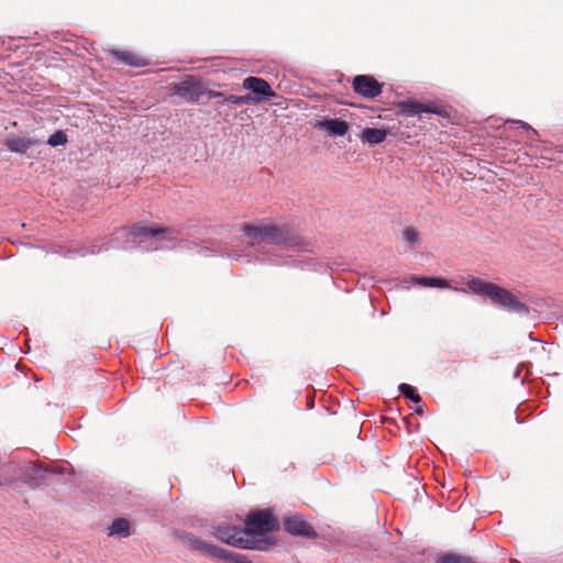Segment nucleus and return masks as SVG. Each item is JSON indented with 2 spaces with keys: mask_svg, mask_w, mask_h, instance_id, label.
<instances>
[{
  "mask_svg": "<svg viewBox=\"0 0 563 563\" xmlns=\"http://www.w3.org/2000/svg\"><path fill=\"white\" fill-rule=\"evenodd\" d=\"M415 412L418 413V415H422L423 413V409L422 407L418 406L415 408Z\"/></svg>",
  "mask_w": 563,
  "mask_h": 563,
  "instance_id": "obj_25",
  "label": "nucleus"
},
{
  "mask_svg": "<svg viewBox=\"0 0 563 563\" xmlns=\"http://www.w3.org/2000/svg\"><path fill=\"white\" fill-rule=\"evenodd\" d=\"M36 143L35 140L26 137H13L9 139L5 143L7 147L11 152L24 154Z\"/></svg>",
  "mask_w": 563,
  "mask_h": 563,
  "instance_id": "obj_17",
  "label": "nucleus"
},
{
  "mask_svg": "<svg viewBox=\"0 0 563 563\" xmlns=\"http://www.w3.org/2000/svg\"><path fill=\"white\" fill-rule=\"evenodd\" d=\"M523 305L527 312H518V314L537 313L542 314L555 307V300L551 297L533 296L523 294Z\"/></svg>",
  "mask_w": 563,
  "mask_h": 563,
  "instance_id": "obj_9",
  "label": "nucleus"
},
{
  "mask_svg": "<svg viewBox=\"0 0 563 563\" xmlns=\"http://www.w3.org/2000/svg\"><path fill=\"white\" fill-rule=\"evenodd\" d=\"M410 280L413 285H418L420 287H432V288H451L448 279L443 277H424L411 275Z\"/></svg>",
  "mask_w": 563,
  "mask_h": 563,
  "instance_id": "obj_15",
  "label": "nucleus"
},
{
  "mask_svg": "<svg viewBox=\"0 0 563 563\" xmlns=\"http://www.w3.org/2000/svg\"><path fill=\"white\" fill-rule=\"evenodd\" d=\"M260 102H262L261 97H255L252 95L241 96V104L260 103Z\"/></svg>",
  "mask_w": 563,
  "mask_h": 563,
  "instance_id": "obj_22",
  "label": "nucleus"
},
{
  "mask_svg": "<svg viewBox=\"0 0 563 563\" xmlns=\"http://www.w3.org/2000/svg\"><path fill=\"white\" fill-rule=\"evenodd\" d=\"M467 291L473 295L485 297L490 300L493 306L499 307L509 312H527V307L523 305V294L520 291H512L498 284L486 282L478 277H471L465 282ZM456 291L466 292V289L453 288Z\"/></svg>",
  "mask_w": 563,
  "mask_h": 563,
  "instance_id": "obj_1",
  "label": "nucleus"
},
{
  "mask_svg": "<svg viewBox=\"0 0 563 563\" xmlns=\"http://www.w3.org/2000/svg\"><path fill=\"white\" fill-rule=\"evenodd\" d=\"M130 533V522L123 518L114 519L109 527V536L128 537Z\"/></svg>",
  "mask_w": 563,
  "mask_h": 563,
  "instance_id": "obj_18",
  "label": "nucleus"
},
{
  "mask_svg": "<svg viewBox=\"0 0 563 563\" xmlns=\"http://www.w3.org/2000/svg\"><path fill=\"white\" fill-rule=\"evenodd\" d=\"M176 230L173 228H159L156 225H150L146 222H137L130 228V233L133 236H155L162 233H175Z\"/></svg>",
  "mask_w": 563,
  "mask_h": 563,
  "instance_id": "obj_12",
  "label": "nucleus"
},
{
  "mask_svg": "<svg viewBox=\"0 0 563 563\" xmlns=\"http://www.w3.org/2000/svg\"><path fill=\"white\" fill-rule=\"evenodd\" d=\"M354 91L368 99L378 97L383 91V84L371 75H357L352 82Z\"/></svg>",
  "mask_w": 563,
  "mask_h": 563,
  "instance_id": "obj_7",
  "label": "nucleus"
},
{
  "mask_svg": "<svg viewBox=\"0 0 563 563\" xmlns=\"http://www.w3.org/2000/svg\"><path fill=\"white\" fill-rule=\"evenodd\" d=\"M246 537L262 536L279 529L278 520L273 516L271 509L250 511L245 518Z\"/></svg>",
  "mask_w": 563,
  "mask_h": 563,
  "instance_id": "obj_4",
  "label": "nucleus"
},
{
  "mask_svg": "<svg viewBox=\"0 0 563 563\" xmlns=\"http://www.w3.org/2000/svg\"><path fill=\"white\" fill-rule=\"evenodd\" d=\"M386 130L376 128H365L360 135L361 141L363 143H368L369 145H377L383 143L386 140Z\"/></svg>",
  "mask_w": 563,
  "mask_h": 563,
  "instance_id": "obj_16",
  "label": "nucleus"
},
{
  "mask_svg": "<svg viewBox=\"0 0 563 563\" xmlns=\"http://www.w3.org/2000/svg\"><path fill=\"white\" fill-rule=\"evenodd\" d=\"M398 389L401 393V395H404V397L411 400L412 402H415V404L421 402V397L413 386L406 384V383H401L398 386Z\"/></svg>",
  "mask_w": 563,
  "mask_h": 563,
  "instance_id": "obj_19",
  "label": "nucleus"
},
{
  "mask_svg": "<svg viewBox=\"0 0 563 563\" xmlns=\"http://www.w3.org/2000/svg\"><path fill=\"white\" fill-rule=\"evenodd\" d=\"M173 90L175 95L190 103L199 102L203 96L208 99L223 97L222 92L208 90L202 82L194 80L180 81L174 86Z\"/></svg>",
  "mask_w": 563,
  "mask_h": 563,
  "instance_id": "obj_6",
  "label": "nucleus"
},
{
  "mask_svg": "<svg viewBox=\"0 0 563 563\" xmlns=\"http://www.w3.org/2000/svg\"><path fill=\"white\" fill-rule=\"evenodd\" d=\"M242 231L254 242H268L287 247H298L303 244V240L300 235L290 233L273 223L263 222L257 225L246 223L242 227Z\"/></svg>",
  "mask_w": 563,
  "mask_h": 563,
  "instance_id": "obj_2",
  "label": "nucleus"
},
{
  "mask_svg": "<svg viewBox=\"0 0 563 563\" xmlns=\"http://www.w3.org/2000/svg\"><path fill=\"white\" fill-rule=\"evenodd\" d=\"M421 113H435L440 114L441 109L437 106H430L427 103H422L419 101L407 100L401 101L397 104V115L402 117H415L420 115Z\"/></svg>",
  "mask_w": 563,
  "mask_h": 563,
  "instance_id": "obj_8",
  "label": "nucleus"
},
{
  "mask_svg": "<svg viewBox=\"0 0 563 563\" xmlns=\"http://www.w3.org/2000/svg\"><path fill=\"white\" fill-rule=\"evenodd\" d=\"M67 141H68V139H67V135L65 134V132L56 131L48 137L47 143L51 146L56 147L59 145H65L67 143Z\"/></svg>",
  "mask_w": 563,
  "mask_h": 563,
  "instance_id": "obj_20",
  "label": "nucleus"
},
{
  "mask_svg": "<svg viewBox=\"0 0 563 563\" xmlns=\"http://www.w3.org/2000/svg\"><path fill=\"white\" fill-rule=\"evenodd\" d=\"M243 88L251 90L256 96L261 97L262 101L265 99L276 97V92L272 89L269 84L260 77L250 76L243 80Z\"/></svg>",
  "mask_w": 563,
  "mask_h": 563,
  "instance_id": "obj_11",
  "label": "nucleus"
},
{
  "mask_svg": "<svg viewBox=\"0 0 563 563\" xmlns=\"http://www.w3.org/2000/svg\"><path fill=\"white\" fill-rule=\"evenodd\" d=\"M404 240L408 243L416 244L418 243V232L415 228L408 227L404 230Z\"/></svg>",
  "mask_w": 563,
  "mask_h": 563,
  "instance_id": "obj_21",
  "label": "nucleus"
},
{
  "mask_svg": "<svg viewBox=\"0 0 563 563\" xmlns=\"http://www.w3.org/2000/svg\"><path fill=\"white\" fill-rule=\"evenodd\" d=\"M285 530L292 534L306 538H316L317 532L311 525L306 522L299 516H290L284 519Z\"/></svg>",
  "mask_w": 563,
  "mask_h": 563,
  "instance_id": "obj_10",
  "label": "nucleus"
},
{
  "mask_svg": "<svg viewBox=\"0 0 563 563\" xmlns=\"http://www.w3.org/2000/svg\"><path fill=\"white\" fill-rule=\"evenodd\" d=\"M316 126L325 130L333 136H343L347 133L350 125L346 121L340 119H324L319 121Z\"/></svg>",
  "mask_w": 563,
  "mask_h": 563,
  "instance_id": "obj_13",
  "label": "nucleus"
},
{
  "mask_svg": "<svg viewBox=\"0 0 563 563\" xmlns=\"http://www.w3.org/2000/svg\"><path fill=\"white\" fill-rule=\"evenodd\" d=\"M213 534L221 542H224L229 545L239 549H260V547H257L256 544V541L252 540L251 538H247L245 530L236 526H218L214 528Z\"/></svg>",
  "mask_w": 563,
  "mask_h": 563,
  "instance_id": "obj_5",
  "label": "nucleus"
},
{
  "mask_svg": "<svg viewBox=\"0 0 563 563\" xmlns=\"http://www.w3.org/2000/svg\"><path fill=\"white\" fill-rule=\"evenodd\" d=\"M520 123H521V125H522L523 128H526V129H528V130H531V131H532V133H534V134L537 133V132H536V130L531 129V126H530V125H528L527 123H523V122H520Z\"/></svg>",
  "mask_w": 563,
  "mask_h": 563,
  "instance_id": "obj_24",
  "label": "nucleus"
},
{
  "mask_svg": "<svg viewBox=\"0 0 563 563\" xmlns=\"http://www.w3.org/2000/svg\"><path fill=\"white\" fill-rule=\"evenodd\" d=\"M110 55L114 58V60L132 67H142L147 64L144 57L139 56L130 51L112 49L110 51Z\"/></svg>",
  "mask_w": 563,
  "mask_h": 563,
  "instance_id": "obj_14",
  "label": "nucleus"
},
{
  "mask_svg": "<svg viewBox=\"0 0 563 563\" xmlns=\"http://www.w3.org/2000/svg\"><path fill=\"white\" fill-rule=\"evenodd\" d=\"M4 483L0 482V486L3 485Z\"/></svg>",
  "mask_w": 563,
  "mask_h": 563,
  "instance_id": "obj_26",
  "label": "nucleus"
},
{
  "mask_svg": "<svg viewBox=\"0 0 563 563\" xmlns=\"http://www.w3.org/2000/svg\"><path fill=\"white\" fill-rule=\"evenodd\" d=\"M184 541L194 551H197L205 556H210V558L217 559L219 561H229V562H233V563H251L246 556L228 551L218 545L207 543V542L200 540L199 538H197L192 533H187L184 537Z\"/></svg>",
  "mask_w": 563,
  "mask_h": 563,
  "instance_id": "obj_3",
  "label": "nucleus"
},
{
  "mask_svg": "<svg viewBox=\"0 0 563 563\" xmlns=\"http://www.w3.org/2000/svg\"><path fill=\"white\" fill-rule=\"evenodd\" d=\"M222 98H223V102L227 101V102H232L234 104L241 106V96L231 95L225 98L223 96Z\"/></svg>",
  "mask_w": 563,
  "mask_h": 563,
  "instance_id": "obj_23",
  "label": "nucleus"
}]
</instances>
